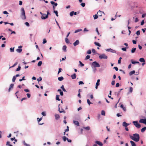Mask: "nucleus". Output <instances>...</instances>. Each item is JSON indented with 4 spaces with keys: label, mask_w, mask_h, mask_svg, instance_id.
<instances>
[{
    "label": "nucleus",
    "mask_w": 146,
    "mask_h": 146,
    "mask_svg": "<svg viewBox=\"0 0 146 146\" xmlns=\"http://www.w3.org/2000/svg\"><path fill=\"white\" fill-rule=\"evenodd\" d=\"M21 17L23 20H25L26 19L25 12L23 8H21Z\"/></svg>",
    "instance_id": "nucleus-1"
},
{
    "label": "nucleus",
    "mask_w": 146,
    "mask_h": 146,
    "mask_svg": "<svg viewBox=\"0 0 146 146\" xmlns=\"http://www.w3.org/2000/svg\"><path fill=\"white\" fill-rule=\"evenodd\" d=\"M91 67H100V64L97 62L96 61H95L92 63L91 64Z\"/></svg>",
    "instance_id": "nucleus-2"
},
{
    "label": "nucleus",
    "mask_w": 146,
    "mask_h": 146,
    "mask_svg": "<svg viewBox=\"0 0 146 146\" xmlns=\"http://www.w3.org/2000/svg\"><path fill=\"white\" fill-rule=\"evenodd\" d=\"M99 58L100 59H107L108 56L105 54H103L99 55Z\"/></svg>",
    "instance_id": "nucleus-3"
},
{
    "label": "nucleus",
    "mask_w": 146,
    "mask_h": 146,
    "mask_svg": "<svg viewBox=\"0 0 146 146\" xmlns=\"http://www.w3.org/2000/svg\"><path fill=\"white\" fill-rule=\"evenodd\" d=\"M133 123L135 126L139 128L141 127V125L139 123H138L137 121H133Z\"/></svg>",
    "instance_id": "nucleus-4"
},
{
    "label": "nucleus",
    "mask_w": 146,
    "mask_h": 146,
    "mask_svg": "<svg viewBox=\"0 0 146 146\" xmlns=\"http://www.w3.org/2000/svg\"><path fill=\"white\" fill-rule=\"evenodd\" d=\"M47 15H46L45 14H43V15H45V17H41V18L42 19H45L48 18V15H50L51 14L50 13L49 11L48 10L47 11Z\"/></svg>",
    "instance_id": "nucleus-5"
},
{
    "label": "nucleus",
    "mask_w": 146,
    "mask_h": 146,
    "mask_svg": "<svg viewBox=\"0 0 146 146\" xmlns=\"http://www.w3.org/2000/svg\"><path fill=\"white\" fill-rule=\"evenodd\" d=\"M139 122L140 123H143L146 125V118L140 119L139 121Z\"/></svg>",
    "instance_id": "nucleus-6"
},
{
    "label": "nucleus",
    "mask_w": 146,
    "mask_h": 146,
    "mask_svg": "<svg viewBox=\"0 0 146 146\" xmlns=\"http://www.w3.org/2000/svg\"><path fill=\"white\" fill-rule=\"evenodd\" d=\"M106 50L107 52H110L112 53H116V51L111 48L106 49Z\"/></svg>",
    "instance_id": "nucleus-7"
},
{
    "label": "nucleus",
    "mask_w": 146,
    "mask_h": 146,
    "mask_svg": "<svg viewBox=\"0 0 146 146\" xmlns=\"http://www.w3.org/2000/svg\"><path fill=\"white\" fill-rule=\"evenodd\" d=\"M132 140L136 141L138 142L139 140L140 137H130Z\"/></svg>",
    "instance_id": "nucleus-8"
},
{
    "label": "nucleus",
    "mask_w": 146,
    "mask_h": 146,
    "mask_svg": "<svg viewBox=\"0 0 146 146\" xmlns=\"http://www.w3.org/2000/svg\"><path fill=\"white\" fill-rule=\"evenodd\" d=\"M102 13H103L104 15H105V13L104 12H102L100 10H99L97 13L98 15L100 16H102Z\"/></svg>",
    "instance_id": "nucleus-9"
},
{
    "label": "nucleus",
    "mask_w": 146,
    "mask_h": 146,
    "mask_svg": "<svg viewBox=\"0 0 146 146\" xmlns=\"http://www.w3.org/2000/svg\"><path fill=\"white\" fill-rule=\"evenodd\" d=\"M80 43V42L79 40H76L75 42L73 43V45L74 46L79 44Z\"/></svg>",
    "instance_id": "nucleus-10"
},
{
    "label": "nucleus",
    "mask_w": 146,
    "mask_h": 146,
    "mask_svg": "<svg viewBox=\"0 0 146 146\" xmlns=\"http://www.w3.org/2000/svg\"><path fill=\"white\" fill-rule=\"evenodd\" d=\"M63 140L64 141L67 140L68 142L71 143L72 142V140L71 139H69L67 137H62Z\"/></svg>",
    "instance_id": "nucleus-11"
},
{
    "label": "nucleus",
    "mask_w": 146,
    "mask_h": 146,
    "mask_svg": "<svg viewBox=\"0 0 146 146\" xmlns=\"http://www.w3.org/2000/svg\"><path fill=\"white\" fill-rule=\"evenodd\" d=\"M95 143L100 146H102L103 145L102 143L101 142L99 141H96L95 142Z\"/></svg>",
    "instance_id": "nucleus-12"
},
{
    "label": "nucleus",
    "mask_w": 146,
    "mask_h": 146,
    "mask_svg": "<svg viewBox=\"0 0 146 146\" xmlns=\"http://www.w3.org/2000/svg\"><path fill=\"white\" fill-rule=\"evenodd\" d=\"M129 137H139V135L137 133H135L133 134V136L131 135H129Z\"/></svg>",
    "instance_id": "nucleus-13"
},
{
    "label": "nucleus",
    "mask_w": 146,
    "mask_h": 146,
    "mask_svg": "<svg viewBox=\"0 0 146 146\" xmlns=\"http://www.w3.org/2000/svg\"><path fill=\"white\" fill-rule=\"evenodd\" d=\"M73 123L74 124L78 126H80L79 123L78 121H73Z\"/></svg>",
    "instance_id": "nucleus-14"
},
{
    "label": "nucleus",
    "mask_w": 146,
    "mask_h": 146,
    "mask_svg": "<svg viewBox=\"0 0 146 146\" xmlns=\"http://www.w3.org/2000/svg\"><path fill=\"white\" fill-rule=\"evenodd\" d=\"M122 90H123V89H121L119 90V92H115V95H117V97H118V96H119V95L120 94V92Z\"/></svg>",
    "instance_id": "nucleus-15"
},
{
    "label": "nucleus",
    "mask_w": 146,
    "mask_h": 146,
    "mask_svg": "<svg viewBox=\"0 0 146 146\" xmlns=\"http://www.w3.org/2000/svg\"><path fill=\"white\" fill-rule=\"evenodd\" d=\"M14 86V84H11L9 86V88L8 89V92H10L11 90V89H13Z\"/></svg>",
    "instance_id": "nucleus-16"
},
{
    "label": "nucleus",
    "mask_w": 146,
    "mask_h": 146,
    "mask_svg": "<svg viewBox=\"0 0 146 146\" xmlns=\"http://www.w3.org/2000/svg\"><path fill=\"white\" fill-rule=\"evenodd\" d=\"M129 125V124L127 123L125 121H124L123 123V126L125 127H126Z\"/></svg>",
    "instance_id": "nucleus-17"
},
{
    "label": "nucleus",
    "mask_w": 146,
    "mask_h": 146,
    "mask_svg": "<svg viewBox=\"0 0 146 146\" xmlns=\"http://www.w3.org/2000/svg\"><path fill=\"white\" fill-rule=\"evenodd\" d=\"M71 77L73 79H74L76 78V76L75 73H74L73 75L71 76Z\"/></svg>",
    "instance_id": "nucleus-18"
},
{
    "label": "nucleus",
    "mask_w": 146,
    "mask_h": 146,
    "mask_svg": "<svg viewBox=\"0 0 146 146\" xmlns=\"http://www.w3.org/2000/svg\"><path fill=\"white\" fill-rule=\"evenodd\" d=\"M133 4L134 5L133 6L131 7V8L132 9H133L134 8H135V7H137V3L136 2H134L133 3Z\"/></svg>",
    "instance_id": "nucleus-19"
},
{
    "label": "nucleus",
    "mask_w": 146,
    "mask_h": 146,
    "mask_svg": "<svg viewBox=\"0 0 146 146\" xmlns=\"http://www.w3.org/2000/svg\"><path fill=\"white\" fill-rule=\"evenodd\" d=\"M55 118L56 120H58L60 118V116L59 115L56 114H55Z\"/></svg>",
    "instance_id": "nucleus-20"
},
{
    "label": "nucleus",
    "mask_w": 146,
    "mask_h": 146,
    "mask_svg": "<svg viewBox=\"0 0 146 146\" xmlns=\"http://www.w3.org/2000/svg\"><path fill=\"white\" fill-rule=\"evenodd\" d=\"M50 2L51 4L54 5V6L56 7L57 6L58 4L57 3H55V2L53 1H51Z\"/></svg>",
    "instance_id": "nucleus-21"
},
{
    "label": "nucleus",
    "mask_w": 146,
    "mask_h": 146,
    "mask_svg": "<svg viewBox=\"0 0 146 146\" xmlns=\"http://www.w3.org/2000/svg\"><path fill=\"white\" fill-rule=\"evenodd\" d=\"M60 95H57L56 96V100L58 101L60 100V99L59 98Z\"/></svg>",
    "instance_id": "nucleus-22"
},
{
    "label": "nucleus",
    "mask_w": 146,
    "mask_h": 146,
    "mask_svg": "<svg viewBox=\"0 0 146 146\" xmlns=\"http://www.w3.org/2000/svg\"><path fill=\"white\" fill-rule=\"evenodd\" d=\"M67 47L66 45H64L62 47V50L66 52V51Z\"/></svg>",
    "instance_id": "nucleus-23"
},
{
    "label": "nucleus",
    "mask_w": 146,
    "mask_h": 146,
    "mask_svg": "<svg viewBox=\"0 0 146 146\" xmlns=\"http://www.w3.org/2000/svg\"><path fill=\"white\" fill-rule=\"evenodd\" d=\"M131 61L132 64H139V62L133 61V60H131Z\"/></svg>",
    "instance_id": "nucleus-24"
},
{
    "label": "nucleus",
    "mask_w": 146,
    "mask_h": 146,
    "mask_svg": "<svg viewBox=\"0 0 146 146\" xmlns=\"http://www.w3.org/2000/svg\"><path fill=\"white\" fill-rule=\"evenodd\" d=\"M19 133L18 131H17V132H15L14 133V136L17 137V136H20L19 135Z\"/></svg>",
    "instance_id": "nucleus-25"
},
{
    "label": "nucleus",
    "mask_w": 146,
    "mask_h": 146,
    "mask_svg": "<svg viewBox=\"0 0 146 146\" xmlns=\"http://www.w3.org/2000/svg\"><path fill=\"white\" fill-rule=\"evenodd\" d=\"M130 142L132 146H136L135 143L133 141H131Z\"/></svg>",
    "instance_id": "nucleus-26"
},
{
    "label": "nucleus",
    "mask_w": 146,
    "mask_h": 146,
    "mask_svg": "<svg viewBox=\"0 0 146 146\" xmlns=\"http://www.w3.org/2000/svg\"><path fill=\"white\" fill-rule=\"evenodd\" d=\"M60 105V104H59L58 105V111H59V112L60 113H62V112H64V113H65V111L63 109H62V110H61V111L60 110V107H59Z\"/></svg>",
    "instance_id": "nucleus-27"
},
{
    "label": "nucleus",
    "mask_w": 146,
    "mask_h": 146,
    "mask_svg": "<svg viewBox=\"0 0 146 146\" xmlns=\"http://www.w3.org/2000/svg\"><path fill=\"white\" fill-rule=\"evenodd\" d=\"M120 107L122 108L123 110L124 111H126V110L125 107H124L123 105L122 104L121 105Z\"/></svg>",
    "instance_id": "nucleus-28"
},
{
    "label": "nucleus",
    "mask_w": 146,
    "mask_h": 146,
    "mask_svg": "<svg viewBox=\"0 0 146 146\" xmlns=\"http://www.w3.org/2000/svg\"><path fill=\"white\" fill-rule=\"evenodd\" d=\"M139 61L141 62H145L144 58H140Z\"/></svg>",
    "instance_id": "nucleus-29"
},
{
    "label": "nucleus",
    "mask_w": 146,
    "mask_h": 146,
    "mask_svg": "<svg viewBox=\"0 0 146 146\" xmlns=\"http://www.w3.org/2000/svg\"><path fill=\"white\" fill-rule=\"evenodd\" d=\"M135 70H133L132 71L130 72L129 73V76H131V75L135 74Z\"/></svg>",
    "instance_id": "nucleus-30"
},
{
    "label": "nucleus",
    "mask_w": 146,
    "mask_h": 146,
    "mask_svg": "<svg viewBox=\"0 0 146 146\" xmlns=\"http://www.w3.org/2000/svg\"><path fill=\"white\" fill-rule=\"evenodd\" d=\"M64 79V78L62 76H61L60 77H59L58 78V80L60 81H62Z\"/></svg>",
    "instance_id": "nucleus-31"
},
{
    "label": "nucleus",
    "mask_w": 146,
    "mask_h": 146,
    "mask_svg": "<svg viewBox=\"0 0 146 146\" xmlns=\"http://www.w3.org/2000/svg\"><path fill=\"white\" fill-rule=\"evenodd\" d=\"M94 44L96 46H99V47H100L101 45L98 42H95L94 43Z\"/></svg>",
    "instance_id": "nucleus-32"
},
{
    "label": "nucleus",
    "mask_w": 146,
    "mask_h": 146,
    "mask_svg": "<svg viewBox=\"0 0 146 146\" xmlns=\"http://www.w3.org/2000/svg\"><path fill=\"white\" fill-rule=\"evenodd\" d=\"M146 129V127L143 128L141 130V131L142 132H144Z\"/></svg>",
    "instance_id": "nucleus-33"
},
{
    "label": "nucleus",
    "mask_w": 146,
    "mask_h": 146,
    "mask_svg": "<svg viewBox=\"0 0 146 146\" xmlns=\"http://www.w3.org/2000/svg\"><path fill=\"white\" fill-rule=\"evenodd\" d=\"M136 48H132L131 50V52L132 53H134L136 50Z\"/></svg>",
    "instance_id": "nucleus-34"
},
{
    "label": "nucleus",
    "mask_w": 146,
    "mask_h": 146,
    "mask_svg": "<svg viewBox=\"0 0 146 146\" xmlns=\"http://www.w3.org/2000/svg\"><path fill=\"white\" fill-rule=\"evenodd\" d=\"M82 29H77L75 31L74 33H77L78 32H80V31H82Z\"/></svg>",
    "instance_id": "nucleus-35"
},
{
    "label": "nucleus",
    "mask_w": 146,
    "mask_h": 146,
    "mask_svg": "<svg viewBox=\"0 0 146 146\" xmlns=\"http://www.w3.org/2000/svg\"><path fill=\"white\" fill-rule=\"evenodd\" d=\"M133 90V88L131 87H129V92L128 93V94H129V92L131 93L132 92Z\"/></svg>",
    "instance_id": "nucleus-36"
},
{
    "label": "nucleus",
    "mask_w": 146,
    "mask_h": 146,
    "mask_svg": "<svg viewBox=\"0 0 146 146\" xmlns=\"http://www.w3.org/2000/svg\"><path fill=\"white\" fill-rule=\"evenodd\" d=\"M22 49L18 48L16 50L18 52L20 53L22 52Z\"/></svg>",
    "instance_id": "nucleus-37"
},
{
    "label": "nucleus",
    "mask_w": 146,
    "mask_h": 146,
    "mask_svg": "<svg viewBox=\"0 0 146 146\" xmlns=\"http://www.w3.org/2000/svg\"><path fill=\"white\" fill-rule=\"evenodd\" d=\"M92 70H93V72L94 73H95L96 72V70H97L96 68L95 67H92Z\"/></svg>",
    "instance_id": "nucleus-38"
},
{
    "label": "nucleus",
    "mask_w": 146,
    "mask_h": 146,
    "mask_svg": "<svg viewBox=\"0 0 146 146\" xmlns=\"http://www.w3.org/2000/svg\"><path fill=\"white\" fill-rule=\"evenodd\" d=\"M101 114L104 116H105V112L104 110H102L101 112Z\"/></svg>",
    "instance_id": "nucleus-39"
},
{
    "label": "nucleus",
    "mask_w": 146,
    "mask_h": 146,
    "mask_svg": "<svg viewBox=\"0 0 146 146\" xmlns=\"http://www.w3.org/2000/svg\"><path fill=\"white\" fill-rule=\"evenodd\" d=\"M83 128L87 130H89L90 129V127L89 126L83 127Z\"/></svg>",
    "instance_id": "nucleus-40"
},
{
    "label": "nucleus",
    "mask_w": 146,
    "mask_h": 146,
    "mask_svg": "<svg viewBox=\"0 0 146 146\" xmlns=\"http://www.w3.org/2000/svg\"><path fill=\"white\" fill-rule=\"evenodd\" d=\"M94 19L95 20L98 18V16L97 14L93 15Z\"/></svg>",
    "instance_id": "nucleus-41"
},
{
    "label": "nucleus",
    "mask_w": 146,
    "mask_h": 146,
    "mask_svg": "<svg viewBox=\"0 0 146 146\" xmlns=\"http://www.w3.org/2000/svg\"><path fill=\"white\" fill-rule=\"evenodd\" d=\"M42 64V61H40L38 62V63L37 65L38 66H40Z\"/></svg>",
    "instance_id": "nucleus-42"
},
{
    "label": "nucleus",
    "mask_w": 146,
    "mask_h": 146,
    "mask_svg": "<svg viewBox=\"0 0 146 146\" xmlns=\"http://www.w3.org/2000/svg\"><path fill=\"white\" fill-rule=\"evenodd\" d=\"M10 51L11 52H13L14 51V47H13V48H10Z\"/></svg>",
    "instance_id": "nucleus-43"
},
{
    "label": "nucleus",
    "mask_w": 146,
    "mask_h": 146,
    "mask_svg": "<svg viewBox=\"0 0 146 146\" xmlns=\"http://www.w3.org/2000/svg\"><path fill=\"white\" fill-rule=\"evenodd\" d=\"M100 79H98L97 80V82L96 83V85L99 86L100 85Z\"/></svg>",
    "instance_id": "nucleus-44"
},
{
    "label": "nucleus",
    "mask_w": 146,
    "mask_h": 146,
    "mask_svg": "<svg viewBox=\"0 0 146 146\" xmlns=\"http://www.w3.org/2000/svg\"><path fill=\"white\" fill-rule=\"evenodd\" d=\"M54 12L56 16L58 17V12L57 11L54 10Z\"/></svg>",
    "instance_id": "nucleus-45"
},
{
    "label": "nucleus",
    "mask_w": 146,
    "mask_h": 146,
    "mask_svg": "<svg viewBox=\"0 0 146 146\" xmlns=\"http://www.w3.org/2000/svg\"><path fill=\"white\" fill-rule=\"evenodd\" d=\"M16 78L15 77V76H14L12 78V82H14L15 81Z\"/></svg>",
    "instance_id": "nucleus-46"
},
{
    "label": "nucleus",
    "mask_w": 146,
    "mask_h": 146,
    "mask_svg": "<svg viewBox=\"0 0 146 146\" xmlns=\"http://www.w3.org/2000/svg\"><path fill=\"white\" fill-rule=\"evenodd\" d=\"M87 103L89 105H90V104H92L90 101V100L88 99L87 100Z\"/></svg>",
    "instance_id": "nucleus-47"
},
{
    "label": "nucleus",
    "mask_w": 146,
    "mask_h": 146,
    "mask_svg": "<svg viewBox=\"0 0 146 146\" xmlns=\"http://www.w3.org/2000/svg\"><path fill=\"white\" fill-rule=\"evenodd\" d=\"M74 11H71L70 12V16L71 17L72 16L74 15Z\"/></svg>",
    "instance_id": "nucleus-48"
},
{
    "label": "nucleus",
    "mask_w": 146,
    "mask_h": 146,
    "mask_svg": "<svg viewBox=\"0 0 146 146\" xmlns=\"http://www.w3.org/2000/svg\"><path fill=\"white\" fill-rule=\"evenodd\" d=\"M18 62H16L12 66L10 67V68L13 67L17 65Z\"/></svg>",
    "instance_id": "nucleus-49"
},
{
    "label": "nucleus",
    "mask_w": 146,
    "mask_h": 146,
    "mask_svg": "<svg viewBox=\"0 0 146 146\" xmlns=\"http://www.w3.org/2000/svg\"><path fill=\"white\" fill-rule=\"evenodd\" d=\"M90 55H87L86 57L85 60H88L90 58Z\"/></svg>",
    "instance_id": "nucleus-50"
},
{
    "label": "nucleus",
    "mask_w": 146,
    "mask_h": 146,
    "mask_svg": "<svg viewBox=\"0 0 146 146\" xmlns=\"http://www.w3.org/2000/svg\"><path fill=\"white\" fill-rule=\"evenodd\" d=\"M42 119V117L39 118L38 117L37 118V119L38 122L39 123L40 121H41Z\"/></svg>",
    "instance_id": "nucleus-51"
},
{
    "label": "nucleus",
    "mask_w": 146,
    "mask_h": 146,
    "mask_svg": "<svg viewBox=\"0 0 146 146\" xmlns=\"http://www.w3.org/2000/svg\"><path fill=\"white\" fill-rule=\"evenodd\" d=\"M21 67L20 66H19L17 68L16 70V71H19L21 69Z\"/></svg>",
    "instance_id": "nucleus-52"
},
{
    "label": "nucleus",
    "mask_w": 146,
    "mask_h": 146,
    "mask_svg": "<svg viewBox=\"0 0 146 146\" xmlns=\"http://www.w3.org/2000/svg\"><path fill=\"white\" fill-rule=\"evenodd\" d=\"M79 63H80V65L82 66V67L83 66H84V64H83L81 61H79Z\"/></svg>",
    "instance_id": "nucleus-53"
},
{
    "label": "nucleus",
    "mask_w": 146,
    "mask_h": 146,
    "mask_svg": "<svg viewBox=\"0 0 146 146\" xmlns=\"http://www.w3.org/2000/svg\"><path fill=\"white\" fill-rule=\"evenodd\" d=\"M81 5L82 7H84L85 6V3H82L81 4Z\"/></svg>",
    "instance_id": "nucleus-54"
},
{
    "label": "nucleus",
    "mask_w": 146,
    "mask_h": 146,
    "mask_svg": "<svg viewBox=\"0 0 146 146\" xmlns=\"http://www.w3.org/2000/svg\"><path fill=\"white\" fill-rule=\"evenodd\" d=\"M136 34L137 36L139 35L140 34V31L139 30L137 31Z\"/></svg>",
    "instance_id": "nucleus-55"
},
{
    "label": "nucleus",
    "mask_w": 146,
    "mask_h": 146,
    "mask_svg": "<svg viewBox=\"0 0 146 146\" xmlns=\"http://www.w3.org/2000/svg\"><path fill=\"white\" fill-rule=\"evenodd\" d=\"M42 78L41 77H40L38 78L37 79V80L38 82L41 81L42 80Z\"/></svg>",
    "instance_id": "nucleus-56"
},
{
    "label": "nucleus",
    "mask_w": 146,
    "mask_h": 146,
    "mask_svg": "<svg viewBox=\"0 0 146 146\" xmlns=\"http://www.w3.org/2000/svg\"><path fill=\"white\" fill-rule=\"evenodd\" d=\"M65 41L67 43H69V41L67 38H65Z\"/></svg>",
    "instance_id": "nucleus-57"
},
{
    "label": "nucleus",
    "mask_w": 146,
    "mask_h": 146,
    "mask_svg": "<svg viewBox=\"0 0 146 146\" xmlns=\"http://www.w3.org/2000/svg\"><path fill=\"white\" fill-rule=\"evenodd\" d=\"M41 114L43 116H46V113L45 112H42Z\"/></svg>",
    "instance_id": "nucleus-58"
},
{
    "label": "nucleus",
    "mask_w": 146,
    "mask_h": 146,
    "mask_svg": "<svg viewBox=\"0 0 146 146\" xmlns=\"http://www.w3.org/2000/svg\"><path fill=\"white\" fill-rule=\"evenodd\" d=\"M46 42H47V41H46V39L45 38L43 40L42 43L43 44H44L45 43H46Z\"/></svg>",
    "instance_id": "nucleus-59"
},
{
    "label": "nucleus",
    "mask_w": 146,
    "mask_h": 146,
    "mask_svg": "<svg viewBox=\"0 0 146 146\" xmlns=\"http://www.w3.org/2000/svg\"><path fill=\"white\" fill-rule=\"evenodd\" d=\"M87 54H90L91 53V51L90 50H88L87 51Z\"/></svg>",
    "instance_id": "nucleus-60"
},
{
    "label": "nucleus",
    "mask_w": 146,
    "mask_h": 146,
    "mask_svg": "<svg viewBox=\"0 0 146 146\" xmlns=\"http://www.w3.org/2000/svg\"><path fill=\"white\" fill-rule=\"evenodd\" d=\"M126 49H127V48L126 47L122 48H121V49L122 50H123V51H126Z\"/></svg>",
    "instance_id": "nucleus-61"
},
{
    "label": "nucleus",
    "mask_w": 146,
    "mask_h": 146,
    "mask_svg": "<svg viewBox=\"0 0 146 146\" xmlns=\"http://www.w3.org/2000/svg\"><path fill=\"white\" fill-rule=\"evenodd\" d=\"M25 24L27 27L29 26V24L28 22H26L25 23Z\"/></svg>",
    "instance_id": "nucleus-62"
},
{
    "label": "nucleus",
    "mask_w": 146,
    "mask_h": 146,
    "mask_svg": "<svg viewBox=\"0 0 146 146\" xmlns=\"http://www.w3.org/2000/svg\"><path fill=\"white\" fill-rule=\"evenodd\" d=\"M60 95L61 96H62L64 95L62 91H61L60 92Z\"/></svg>",
    "instance_id": "nucleus-63"
},
{
    "label": "nucleus",
    "mask_w": 146,
    "mask_h": 146,
    "mask_svg": "<svg viewBox=\"0 0 146 146\" xmlns=\"http://www.w3.org/2000/svg\"><path fill=\"white\" fill-rule=\"evenodd\" d=\"M78 83L79 85H80V84H84V82L82 81H80Z\"/></svg>",
    "instance_id": "nucleus-64"
}]
</instances>
